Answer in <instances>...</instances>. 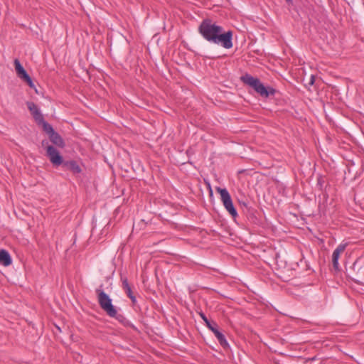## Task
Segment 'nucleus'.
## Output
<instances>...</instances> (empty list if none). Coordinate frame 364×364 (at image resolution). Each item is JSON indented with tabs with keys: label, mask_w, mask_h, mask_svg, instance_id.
Returning a JSON list of instances; mask_svg holds the SVG:
<instances>
[{
	"label": "nucleus",
	"mask_w": 364,
	"mask_h": 364,
	"mask_svg": "<svg viewBox=\"0 0 364 364\" xmlns=\"http://www.w3.org/2000/svg\"><path fill=\"white\" fill-rule=\"evenodd\" d=\"M212 332L214 333L218 342L223 347L226 348L228 346V343L225 339L224 335L218 331V328Z\"/></svg>",
	"instance_id": "obj_11"
},
{
	"label": "nucleus",
	"mask_w": 364,
	"mask_h": 364,
	"mask_svg": "<svg viewBox=\"0 0 364 364\" xmlns=\"http://www.w3.org/2000/svg\"><path fill=\"white\" fill-rule=\"evenodd\" d=\"M241 79L244 83L252 87L262 97H267L270 95H273L275 92L274 89L267 88L258 78L254 77L250 75L246 74Z\"/></svg>",
	"instance_id": "obj_2"
},
{
	"label": "nucleus",
	"mask_w": 364,
	"mask_h": 364,
	"mask_svg": "<svg viewBox=\"0 0 364 364\" xmlns=\"http://www.w3.org/2000/svg\"><path fill=\"white\" fill-rule=\"evenodd\" d=\"M314 81H315L314 75H311L310 80H309V85H313L314 83Z\"/></svg>",
	"instance_id": "obj_17"
},
{
	"label": "nucleus",
	"mask_w": 364,
	"mask_h": 364,
	"mask_svg": "<svg viewBox=\"0 0 364 364\" xmlns=\"http://www.w3.org/2000/svg\"><path fill=\"white\" fill-rule=\"evenodd\" d=\"M12 262L9 253L5 250H0V264L7 267Z\"/></svg>",
	"instance_id": "obj_10"
},
{
	"label": "nucleus",
	"mask_w": 364,
	"mask_h": 364,
	"mask_svg": "<svg viewBox=\"0 0 364 364\" xmlns=\"http://www.w3.org/2000/svg\"><path fill=\"white\" fill-rule=\"evenodd\" d=\"M198 31L208 42L220 44L226 49L232 47V32H223V28L210 19H204L198 27Z\"/></svg>",
	"instance_id": "obj_1"
},
{
	"label": "nucleus",
	"mask_w": 364,
	"mask_h": 364,
	"mask_svg": "<svg viewBox=\"0 0 364 364\" xmlns=\"http://www.w3.org/2000/svg\"><path fill=\"white\" fill-rule=\"evenodd\" d=\"M65 165L68 166L69 169H70L73 173H77L81 171L80 167L74 161L67 162Z\"/></svg>",
	"instance_id": "obj_13"
},
{
	"label": "nucleus",
	"mask_w": 364,
	"mask_h": 364,
	"mask_svg": "<svg viewBox=\"0 0 364 364\" xmlns=\"http://www.w3.org/2000/svg\"><path fill=\"white\" fill-rule=\"evenodd\" d=\"M96 294L97 295L98 303L102 309L110 317H116L117 311L115 306L112 305V299L101 288L96 289Z\"/></svg>",
	"instance_id": "obj_3"
},
{
	"label": "nucleus",
	"mask_w": 364,
	"mask_h": 364,
	"mask_svg": "<svg viewBox=\"0 0 364 364\" xmlns=\"http://www.w3.org/2000/svg\"><path fill=\"white\" fill-rule=\"evenodd\" d=\"M27 107L31 112L35 120L38 122H43V116L38 108L37 105L33 102H27Z\"/></svg>",
	"instance_id": "obj_8"
},
{
	"label": "nucleus",
	"mask_w": 364,
	"mask_h": 364,
	"mask_svg": "<svg viewBox=\"0 0 364 364\" xmlns=\"http://www.w3.org/2000/svg\"><path fill=\"white\" fill-rule=\"evenodd\" d=\"M125 292L127 293V296L131 299L132 302L134 303L136 301V297L133 295L131 287L128 289H126Z\"/></svg>",
	"instance_id": "obj_16"
},
{
	"label": "nucleus",
	"mask_w": 364,
	"mask_h": 364,
	"mask_svg": "<svg viewBox=\"0 0 364 364\" xmlns=\"http://www.w3.org/2000/svg\"><path fill=\"white\" fill-rule=\"evenodd\" d=\"M38 123L43 125V130L48 134V135L55 132L52 126L44 120V118H43V122H38Z\"/></svg>",
	"instance_id": "obj_14"
},
{
	"label": "nucleus",
	"mask_w": 364,
	"mask_h": 364,
	"mask_svg": "<svg viewBox=\"0 0 364 364\" xmlns=\"http://www.w3.org/2000/svg\"><path fill=\"white\" fill-rule=\"evenodd\" d=\"M216 191L220 193L223 204L227 211L233 217L235 218L237 215V213L233 205L231 197L228 191L225 188H221L220 187L216 188Z\"/></svg>",
	"instance_id": "obj_5"
},
{
	"label": "nucleus",
	"mask_w": 364,
	"mask_h": 364,
	"mask_svg": "<svg viewBox=\"0 0 364 364\" xmlns=\"http://www.w3.org/2000/svg\"><path fill=\"white\" fill-rule=\"evenodd\" d=\"M202 319L205 323L207 327L211 331H213L215 329L217 328L218 326L215 322H210L207 317L204 315V314H200Z\"/></svg>",
	"instance_id": "obj_12"
},
{
	"label": "nucleus",
	"mask_w": 364,
	"mask_h": 364,
	"mask_svg": "<svg viewBox=\"0 0 364 364\" xmlns=\"http://www.w3.org/2000/svg\"><path fill=\"white\" fill-rule=\"evenodd\" d=\"M291 0H287V1L290 2Z\"/></svg>",
	"instance_id": "obj_18"
},
{
	"label": "nucleus",
	"mask_w": 364,
	"mask_h": 364,
	"mask_svg": "<svg viewBox=\"0 0 364 364\" xmlns=\"http://www.w3.org/2000/svg\"><path fill=\"white\" fill-rule=\"evenodd\" d=\"M42 146L46 149V155L53 166H58L63 164V156L56 148L48 144L47 141H42Z\"/></svg>",
	"instance_id": "obj_4"
},
{
	"label": "nucleus",
	"mask_w": 364,
	"mask_h": 364,
	"mask_svg": "<svg viewBox=\"0 0 364 364\" xmlns=\"http://www.w3.org/2000/svg\"><path fill=\"white\" fill-rule=\"evenodd\" d=\"M122 283V288L125 291L126 289H128L130 288V286L128 282V279L127 277H121Z\"/></svg>",
	"instance_id": "obj_15"
},
{
	"label": "nucleus",
	"mask_w": 364,
	"mask_h": 364,
	"mask_svg": "<svg viewBox=\"0 0 364 364\" xmlns=\"http://www.w3.org/2000/svg\"><path fill=\"white\" fill-rule=\"evenodd\" d=\"M50 141L55 146L63 148L65 146V142L62 137L55 132L49 135Z\"/></svg>",
	"instance_id": "obj_9"
},
{
	"label": "nucleus",
	"mask_w": 364,
	"mask_h": 364,
	"mask_svg": "<svg viewBox=\"0 0 364 364\" xmlns=\"http://www.w3.org/2000/svg\"><path fill=\"white\" fill-rule=\"evenodd\" d=\"M346 247H347L346 243H341L336 247V249L333 252L332 264H333V268L336 271L339 270L338 259H339L340 255L344 252Z\"/></svg>",
	"instance_id": "obj_7"
},
{
	"label": "nucleus",
	"mask_w": 364,
	"mask_h": 364,
	"mask_svg": "<svg viewBox=\"0 0 364 364\" xmlns=\"http://www.w3.org/2000/svg\"><path fill=\"white\" fill-rule=\"evenodd\" d=\"M15 70L18 77L22 80L25 81L31 88H35V85L31 78V77L28 75L26 70L23 68L20 61L18 59H15L14 61Z\"/></svg>",
	"instance_id": "obj_6"
}]
</instances>
